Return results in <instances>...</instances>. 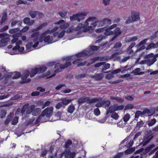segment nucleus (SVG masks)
I'll use <instances>...</instances> for the list:
<instances>
[{
    "mask_svg": "<svg viewBox=\"0 0 158 158\" xmlns=\"http://www.w3.org/2000/svg\"><path fill=\"white\" fill-rule=\"evenodd\" d=\"M58 27H56L51 30L49 29L47 30L41 34L40 35V41L41 43L44 41L45 43H52L53 40V37L52 36H50L49 35H48V34L55 32L58 29Z\"/></svg>",
    "mask_w": 158,
    "mask_h": 158,
    "instance_id": "nucleus-1",
    "label": "nucleus"
},
{
    "mask_svg": "<svg viewBox=\"0 0 158 158\" xmlns=\"http://www.w3.org/2000/svg\"><path fill=\"white\" fill-rule=\"evenodd\" d=\"M39 32L36 31L31 34V37L33 38V42H30L28 44L26 45V48L28 50L30 49L31 47L33 48H36L38 45L39 42H41L40 41V37L39 38Z\"/></svg>",
    "mask_w": 158,
    "mask_h": 158,
    "instance_id": "nucleus-2",
    "label": "nucleus"
},
{
    "mask_svg": "<svg viewBox=\"0 0 158 158\" xmlns=\"http://www.w3.org/2000/svg\"><path fill=\"white\" fill-rule=\"evenodd\" d=\"M96 19V18L94 17H89L85 22L84 24L80 23L77 27L78 30H80L81 29H83V31L85 32L89 31L92 29L91 26H89V23L88 21H94Z\"/></svg>",
    "mask_w": 158,
    "mask_h": 158,
    "instance_id": "nucleus-3",
    "label": "nucleus"
},
{
    "mask_svg": "<svg viewBox=\"0 0 158 158\" xmlns=\"http://www.w3.org/2000/svg\"><path fill=\"white\" fill-rule=\"evenodd\" d=\"M53 109L52 107H48L42 111L41 115L45 120L47 119L48 121L52 115Z\"/></svg>",
    "mask_w": 158,
    "mask_h": 158,
    "instance_id": "nucleus-4",
    "label": "nucleus"
},
{
    "mask_svg": "<svg viewBox=\"0 0 158 158\" xmlns=\"http://www.w3.org/2000/svg\"><path fill=\"white\" fill-rule=\"evenodd\" d=\"M87 15V13L86 12L73 15L72 16L70 17V20L71 21L77 20L78 21H80L81 19H84V16H86Z\"/></svg>",
    "mask_w": 158,
    "mask_h": 158,
    "instance_id": "nucleus-5",
    "label": "nucleus"
},
{
    "mask_svg": "<svg viewBox=\"0 0 158 158\" xmlns=\"http://www.w3.org/2000/svg\"><path fill=\"white\" fill-rule=\"evenodd\" d=\"M8 36V34L5 33L0 34V38H2L0 40V43L2 46H5L7 45L8 42L10 40Z\"/></svg>",
    "mask_w": 158,
    "mask_h": 158,
    "instance_id": "nucleus-6",
    "label": "nucleus"
},
{
    "mask_svg": "<svg viewBox=\"0 0 158 158\" xmlns=\"http://www.w3.org/2000/svg\"><path fill=\"white\" fill-rule=\"evenodd\" d=\"M30 75V71L28 70H26L23 73L21 77L22 81H20L21 84H24L29 82L31 80L30 79H27V77Z\"/></svg>",
    "mask_w": 158,
    "mask_h": 158,
    "instance_id": "nucleus-7",
    "label": "nucleus"
},
{
    "mask_svg": "<svg viewBox=\"0 0 158 158\" xmlns=\"http://www.w3.org/2000/svg\"><path fill=\"white\" fill-rule=\"evenodd\" d=\"M64 155L65 158H74L76 153L74 152H72L70 150H67L62 153L61 155Z\"/></svg>",
    "mask_w": 158,
    "mask_h": 158,
    "instance_id": "nucleus-8",
    "label": "nucleus"
},
{
    "mask_svg": "<svg viewBox=\"0 0 158 158\" xmlns=\"http://www.w3.org/2000/svg\"><path fill=\"white\" fill-rule=\"evenodd\" d=\"M59 27L61 29H65L69 26V24L68 23H65L64 20L63 19L60 20L57 22L54 23L55 24H61Z\"/></svg>",
    "mask_w": 158,
    "mask_h": 158,
    "instance_id": "nucleus-9",
    "label": "nucleus"
},
{
    "mask_svg": "<svg viewBox=\"0 0 158 158\" xmlns=\"http://www.w3.org/2000/svg\"><path fill=\"white\" fill-rule=\"evenodd\" d=\"M82 59L78 58L74 60L72 63L73 64H77V67L82 66L86 64V62L85 61L84 62H82Z\"/></svg>",
    "mask_w": 158,
    "mask_h": 158,
    "instance_id": "nucleus-10",
    "label": "nucleus"
},
{
    "mask_svg": "<svg viewBox=\"0 0 158 158\" xmlns=\"http://www.w3.org/2000/svg\"><path fill=\"white\" fill-rule=\"evenodd\" d=\"M131 18L133 22L139 20L140 19L139 13L132 11L131 12Z\"/></svg>",
    "mask_w": 158,
    "mask_h": 158,
    "instance_id": "nucleus-11",
    "label": "nucleus"
},
{
    "mask_svg": "<svg viewBox=\"0 0 158 158\" xmlns=\"http://www.w3.org/2000/svg\"><path fill=\"white\" fill-rule=\"evenodd\" d=\"M7 76L8 77H11L13 79H16L20 77L21 75L19 72H15L12 73L11 75H8Z\"/></svg>",
    "mask_w": 158,
    "mask_h": 158,
    "instance_id": "nucleus-12",
    "label": "nucleus"
},
{
    "mask_svg": "<svg viewBox=\"0 0 158 158\" xmlns=\"http://www.w3.org/2000/svg\"><path fill=\"white\" fill-rule=\"evenodd\" d=\"M23 22L24 24L29 26H31L35 23V20L33 19L30 21V19L29 18L25 17L24 19Z\"/></svg>",
    "mask_w": 158,
    "mask_h": 158,
    "instance_id": "nucleus-13",
    "label": "nucleus"
},
{
    "mask_svg": "<svg viewBox=\"0 0 158 158\" xmlns=\"http://www.w3.org/2000/svg\"><path fill=\"white\" fill-rule=\"evenodd\" d=\"M43 117L41 114L40 115L36 120L35 122V124H38V125H39L40 122L41 123H44L47 122V119L45 120V118H44Z\"/></svg>",
    "mask_w": 158,
    "mask_h": 158,
    "instance_id": "nucleus-14",
    "label": "nucleus"
},
{
    "mask_svg": "<svg viewBox=\"0 0 158 158\" xmlns=\"http://www.w3.org/2000/svg\"><path fill=\"white\" fill-rule=\"evenodd\" d=\"M21 35L20 33L14 34L12 36L13 39L11 40V43L14 44L16 43L18 39V37H20Z\"/></svg>",
    "mask_w": 158,
    "mask_h": 158,
    "instance_id": "nucleus-15",
    "label": "nucleus"
},
{
    "mask_svg": "<svg viewBox=\"0 0 158 158\" xmlns=\"http://www.w3.org/2000/svg\"><path fill=\"white\" fill-rule=\"evenodd\" d=\"M36 69L38 73H42L45 72L47 69V67L45 66H44L37 68H36Z\"/></svg>",
    "mask_w": 158,
    "mask_h": 158,
    "instance_id": "nucleus-16",
    "label": "nucleus"
},
{
    "mask_svg": "<svg viewBox=\"0 0 158 158\" xmlns=\"http://www.w3.org/2000/svg\"><path fill=\"white\" fill-rule=\"evenodd\" d=\"M104 35H111L113 34V32L111 31L109 27L107 28L106 27H104Z\"/></svg>",
    "mask_w": 158,
    "mask_h": 158,
    "instance_id": "nucleus-17",
    "label": "nucleus"
},
{
    "mask_svg": "<svg viewBox=\"0 0 158 158\" xmlns=\"http://www.w3.org/2000/svg\"><path fill=\"white\" fill-rule=\"evenodd\" d=\"M89 97H82L78 99V103L79 104H81L87 102V101L89 100Z\"/></svg>",
    "mask_w": 158,
    "mask_h": 158,
    "instance_id": "nucleus-18",
    "label": "nucleus"
},
{
    "mask_svg": "<svg viewBox=\"0 0 158 158\" xmlns=\"http://www.w3.org/2000/svg\"><path fill=\"white\" fill-rule=\"evenodd\" d=\"M2 17L1 21H0V25H2L7 20V14L6 12H4L2 14Z\"/></svg>",
    "mask_w": 158,
    "mask_h": 158,
    "instance_id": "nucleus-19",
    "label": "nucleus"
},
{
    "mask_svg": "<svg viewBox=\"0 0 158 158\" xmlns=\"http://www.w3.org/2000/svg\"><path fill=\"white\" fill-rule=\"evenodd\" d=\"M92 77L94 78L96 80L100 81L102 79L103 75L102 73H99L93 76Z\"/></svg>",
    "mask_w": 158,
    "mask_h": 158,
    "instance_id": "nucleus-20",
    "label": "nucleus"
},
{
    "mask_svg": "<svg viewBox=\"0 0 158 158\" xmlns=\"http://www.w3.org/2000/svg\"><path fill=\"white\" fill-rule=\"evenodd\" d=\"M72 64V62L69 61H66L65 64H61V68L62 69H64L65 68H68Z\"/></svg>",
    "mask_w": 158,
    "mask_h": 158,
    "instance_id": "nucleus-21",
    "label": "nucleus"
},
{
    "mask_svg": "<svg viewBox=\"0 0 158 158\" xmlns=\"http://www.w3.org/2000/svg\"><path fill=\"white\" fill-rule=\"evenodd\" d=\"M140 69L139 68H137L135 69L134 70H133L132 73L134 74L135 75H140L143 74V72H140Z\"/></svg>",
    "mask_w": 158,
    "mask_h": 158,
    "instance_id": "nucleus-22",
    "label": "nucleus"
},
{
    "mask_svg": "<svg viewBox=\"0 0 158 158\" xmlns=\"http://www.w3.org/2000/svg\"><path fill=\"white\" fill-rule=\"evenodd\" d=\"M61 103L62 104L67 105L70 103L72 100L71 99H67L66 98H63L61 100Z\"/></svg>",
    "mask_w": 158,
    "mask_h": 158,
    "instance_id": "nucleus-23",
    "label": "nucleus"
},
{
    "mask_svg": "<svg viewBox=\"0 0 158 158\" xmlns=\"http://www.w3.org/2000/svg\"><path fill=\"white\" fill-rule=\"evenodd\" d=\"M35 108V106L34 105H31L29 107H28L26 110V113L27 114H30L32 113L33 109Z\"/></svg>",
    "mask_w": 158,
    "mask_h": 158,
    "instance_id": "nucleus-24",
    "label": "nucleus"
},
{
    "mask_svg": "<svg viewBox=\"0 0 158 158\" xmlns=\"http://www.w3.org/2000/svg\"><path fill=\"white\" fill-rule=\"evenodd\" d=\"M41 111V109L39 108H36L33 109L32 115L33 116H37L39 114Z\"/></svg>",
    "mask_w": 158,
    "mask_h": 158,
    "instance_id": "nucleus-25",
    "label": "nucleus"
},
{
    "mask_svg": "<svg viewBox=\"0 0 158 158\" xmlns=\"http://www.w3.org/2000/svg\"><path fill=\"white\" fill-rule=\"evenodd\" d=\"M75 109L74 106L72 104L69 106L67 110V111L68 113L72 114L73 112Z\"/></svg>",
    "mask_w": 158,
    "mask_h": 158,
    "instance_id": "nucleus-26",
    "label": "nucleus"
},
{
    "mask_svg": "<svg viewBox=\"0 0 158 158\" xmlns=\"http://www.w3.org/2000/svg\"><path fill=\"white\" fill-rule=\"evenodd\" d=\"M96 18V20L97 19V18ZM94 21H88V22L89 23V24H90L91 25L89 26H91L92 29H93L94 27H95L97 25H98V21L97 20L95 21L94 22H93V21H94Z\"/></svg>",
    "mask_w": 158,
    "mask_h": 158,
    "instance_id": "nucleus-27",
    "label": "nucleus"
},
{
    "mask_svg": "<svg viewBox=\"0 0 158 158\" xmlns=\"http://www.w3.org/2000/svg\"><path fill=\"white\" fill-rule=\"evenodd\" d=\"M6 114V110L5 109H1L0 110V118H4Z\"/></svg>",
    "mask_w": 158,
    "mask_h": 158,
    "instance_id": "nucleus-28",
    "label": "nucleus"
},
{
    "mask_svg": "<svg viewBox=\"0 0 158 158\" xmlns=\"http://www.w3.org/2000/svg\"><path fill=\"white\" fill-rule=\"evenodd\" d=\"M103 20L104 24V26H108L111 23V21L110 19L105 18L103 19Z\"/></svg>",
    "mask_w": 158,
    "mask_h": 158,
    "instance_id": "nucleus-29",
    "label": "nucleus"
},
{
    "mask_svg": "<svg viewBox=\"0 0 158 158\" xmlns=\"http://www.w3.org/2000/svg\"><path fill=\"white\" fill-rule=\"evenodd\" d=\"M37 73L38 72L36 68L32 69L31 72H30V77H34Z\"/></svg>",
    "mask_w": 158,
    "mask_h": 158,
    "instance_id": "nucleus-30",
    "label": "nucleus"
},
{
    "mask_svg": "<svg viewBox=\"0 0 158 158\" xmlns=\"http://www.w3.org/2000/svg\"><path fill=\"white\" fill-rule=\"evenodd\" d=\"M19 28L18 27L16 28L10 30L9 31V32L11 34H16L19 33Z\"/></svg>",
    "mask_w": 158,
    "mask_h": 158,
    "instance_id": "nucleus-31",
    "label": "nucleus"
},
{
    "mask_svg": "<svg viewBox=\"0 0 158 158\" xmlns=\"http://www.w3.org/2000/svg\"><path fill=\"white\" fill-rule=\"evenodd\" d=\"M61 65L60 66V67L59 68H58L57 69H56L55 70L54 72V73L52 74L51 75H50V76L48 77V78H52L54 76H55L56 75V73H58L59 72H60L61 71V70L62 69L61 68Z\"/></svg>",
    "mask_w": 158,
    "mask_h": 158,
    "instance_id": "nucleus-32",
    "label": "nucleus"
},
{
    "mask_svg": "<svg viewBox=\"0 0 158 158\" xmlns=\"http://www.w3.org/2000/svg\"><path fill=\"white\" fill-rule=\"evenodd\" d=\"M156 59L155 58H152L151 59H148L146 60L147 63L149 65H151L153 64L156 61Z\"/></svg>",
    "mask_w": 158,
    "mask_h": 158,
    "instance_id": "nucleus-33",
    "label": "nucleus"
},
{
    "mask_svg": "<svg viewBox=\"0 0 158 158\" xmlns=\"http://www.w3.org/2000/svg\"><path fill=\"white\" fill-rule=\"evenodd\" d=\"M113 32V34H114V35H117L118 36L120 35L122 33L120 29L118 27L116 28Z\"/></svg>",
    "mask_w": 158,
    "mask_h": 158,
    "instance_id": "nucleus-34",
    "label": "nucleus"
},
{
    "mask_svg": "<svg viewBox=\"0 0 158 158\" xmlns=\"http://www.w3.org/2000/svg\"><path fill=\"white\" fill-rule=\"evenodd\" d=\"M89 99L87 101L88 103L89 104H91L96 102L99 101V100L97 98H93L91 99H90V98L89 97Z\"/></svg>",
    "mask_w": 158,
    "mask_h": 158,
    "instance_id": "nucleus-35",
    "label": "nucleus"
},
{
    "mask_svg": "<svg viewBox=\"0 0 158 158\" xmlns=\"http://www.w3.org/2000/svg\"><path fill=\"white\" fill-rule=\"evenodd\" d=\"M102 106L105 107H108L110 105V102L109 100H103L102 101Z\"/></svg>",
    "mask_w": 158,
    "mask_h": 158,
    "instance_id": "nucleus-36",
    "label": "nucleus"
},
{
    "mask_svg": "<svg viewBox=\"0 0 158 158\" xmlns=\"http://www.w3.org/2000/svg\"><path fill=\"white\" fill-rule=\"evenodd\" d=\"M37 11H32L30 10L29 12V14L31 17L32 18H35L37 15Z\"/></svg>",
    "mask_w": 158,
    "mask_h": 158,
    "instance_id": "nucleus-37",
    "label": "nucleus"
},
{
    "mask_svg": "<svg viewBox=\"0 0 158 158\" xmlns=\"http://www.w3.org/2000/svg\"><path fill=\"white\" fill-rule=\"evenodd\" d=\"M130 118V115L129 114L127 113L123 118V120L125 123H127Z\"/></svg>",
    "mask_w": 158,
    "mask_h": 158,
    "instance_id": "nucleus-38",
    "label": "nucleus"
},
{
    "mask_svg": "<svg viewBox=\"0 0 158 158\" xmlns=\"http://www.w3.org/2000/svg\"><path fill=\"white\" fill-rule=\"evenodd\" d=\"M110 66V64L109 63H106L103 66L102 69V72H104V71L109 69Z\"/></svg>",
    "mask_w": 158,
    "mask_h": 158,
    "instance_id": "nucleus-39",
    "label": "nucleus"
},
{
    "mask_svg": "<svg viewBox=\"0 0 158 158\" xmlns=\"http://www.w3.org/2000/svg\"><path fill=\"white\" fill-rule=\"evenodd\" d=\"M72 144V141L70 139H69L65 142L64 147L65 148H67Z\"/></svg>",
    "mask_w": 158,
    "mask_h": 158,
    "instance_id": "nucleus-40",
    "label": "nucleus"
},
{
    "mask_svg": "<svg viewBox=\"0 0 158 158\" xmlns=\"http://www.w3.org/2000/svg\"><path fill=\"white\" fill-rule=\"evenodd\" d=\"M111 117L117 120L119 116L117 113L114 112L111 113Z\"/></svg>",
    "mask_w": 158,
    "mask_h": 158,
    "instance_id": "nucleus-41",
    "label": "nucleus"
},
{
    "mask_svg": "<svg viewBox=\"0 0 158 158\" xmlns=\"http://www.w3.org/2000/svg\"><path fill=\"white\" fill-rule=\"evenodd\" d=\"M156 122V120L154 118L148 122V125L149 126L151 127L154 125Z\"/></svg>",
    "mask_w": 158,
    "mask_h": 158,
    "instance_id": "nucleus-42",
    "label": "nucleus"
},
{
    "mask_svg": "<svg viewBox=\"0 0 158 158\" xmlns=\"http://www.w3.org/2000/svg\"><path fill=\"white\" fill-rule=\"evenodd\" d=\"M155 146L154 144H152L150 145L149 146L146 148L145 150L147 152H148L151 151L152 148H154Z\"/></svg>",
    "mask_w": 158,
    "mask_h": 158,
    "instance_id": "nucleus-43",
    "label": "nucleus"
},
{
    "mask_svg": "<svg viewBox=\"0 0 158 158\" xmlns=\"http://www.w3.org/2000/svg\"><path fill=\"white\" fill-rule=\"evenodd\" d=\"M143 115L142 114V112L140 110H137L135 114V118H138L140 115Z\"/></svg>",
    "mask_w": 158,
    "mask_h": 158,
    "instance_id": "nucleus-44",
    "label": "nucleus"
},
{
    "mask_svg": "<svg viewBox=\"0 0 158 158\" xmlns=\"http://www.w3.org/2000/svg\"><path fill=\"white\" fill-rule=\"evenodd\" d=\"M58 14L63 18H64L67 14V12L66 11L59 12Z\"/></svg>",
    "mask_w": 158,
    "mask_h": 158,
    "instance_id": "nucleus-45",
    "label": "nucleus"
},
{
    "mask_svg": "<svg viewBox=\"0 0 158 158\" xmlns=\"http://www.w3.org/2000/svg\"><path fill=\"white\" fill-rule=\"evenodd\" d=\"M114 112L112 106H111L109 107L108 110H107L106 114H107L109 113L111 114Z\"/></svg>",
    "mask_w": 158,
    "mask_h": 158,
    "instance_id": "nucleus-46",
    "label": "nucleus"
},
{
    "mask_svg": "<svg viewBox=\"0 0 158 158\" xmlns=\"http://www.w3.org/2000/svg\"><path fill=\"white\" fill-rule=\"evenodd\" d=\"M118 52H116L113 54L111 56V57L113 58H116L117 59H120V56H118L117 55L118 54Z\"/></svg>",
    "mask_w": 158,
    "mask_h": 158,
    "instance_id": "nucleus-47",
    "label": "nucleus"
},
{
    "mask_svg": "<svg viewBox=\"0 0 158 158\" xmlns=\"http://www.w3.org/2000/svg\"><path fill=\"white\" fill-rule=\"evenodd\" d=\"M28 106V104H25L23 106V108L21 109V113L22 114H24L25 113Z\"/></svg>",
    "mask_w": 158,
    "mask_h": 158,
    "instance_id": "nucleus-48",
    "label": "nucleus"
},
{
    "mask_svg": "<svg viewBox=\"0 0 158 158\" xmlns=\"http://www.w3.org/2000/svg\"><path fill=\"white\" fill-rule=\"evenodd\" d=\"M122 45V44L121 43L117 42L114 44V48H119L121 47Z\"/></svg>",
    "mask_w": 158,
    "mask_h": 158,
    "instance_id": "nucleus-49",
    "label": "nucleus"
},
{
    "mask_svg": "<svg viewBox=\"0 0 158 158\" xmlns=\"http://www.w3.org/2000/svg\"><path fill=\"white\" fill-rule=\"evenodd\" d=\"M86 54L85 52L82 51L80 53L77 54L76 55L77 57H80L82 56H83L84 55Z\"/></svg>",
    "mask_w": 158,
    "mask_h": 158,
    "instance_id": "nucleus-50",
    "label": "nucleus"
},
{
    "mask_svg": "<svg viewBox=\"0 0 158 158\" xmlns=\"http://www.w3.org/2000/svg\"><path fill=\"white\" fill-rule=\"evenodd\" d=\"M19 117L17 116L15 117L12 121V124L15 125L18 123Z\"/></svg>",
    "mask_w": 158,
    "mask_h": 158,
    "instance_id": "nucleus-51",
    "label": "nucleus"
},
{
    "mask_svg": "<svg viewBox=\"0 0 158 158\" xmlns=\"http://www.w3.org/2000/svg\"><path fill=\"white\" fill-rule=\"evenodd\" d=\"M134 105L132 104H127L125 107L126 109H131L133 108Z\"/></svg>",
    "mask_w": 158,
    "mask_h": 158,
    "instance_id": "nucleus-52",
    "label": "nucleus"
},
{
    "mask_svg": "<svg viewBox=\"0 0 158 158\" xmlns=\"http://www.w3.org/2000/svg\"><path fill=\"white\" fill-rule=\"evenodd\" d=\"M99 48L98 46L93 45L90 47V49L93 51H95L98 50Z\"/></svg>",
    "mask_w": 158,
    "mask_h": 158,
    "instance_id": "nucleus-53",
    "label": "nucleus"
},
{
    "mask_svg": "<svg viewBox=\"0 0 158 158\" xmlns=\"http://www.w3.org/2000/svg\"><path fill=\"white\" fill-rule=\"evenodd\" d=\"M94 113L96 116H98L100 114V111L98 108H96L94 109Z\"/></svg>",
    "mask_w": 158,
    "mask_h": 158,
    "instance_id": "nucleus-54",
    "label": "nucleus"
},
{
    "mask_svg": "<svg viewBox=\"0 0 158 158\" xmlns=\"http://www.w3.org/2000/svg\"><path fill=\"white\" fill-rule=\"evenodd\" d=\"M65 32V31H63L61 32L60 33H59L58 32V38H62L64 35V34Z\"/></svg>",
    "mask_w": 158,
    "mask_h": 158,
    "instance_id": "nucleus-55",
    "label": "nucleus"
},
{
    "mask_svg": "<svg viewBox=\"0 0 158 158\" xmlns=\"http://www.w3.org/2000/svg\"><path fill=\"white\" fill-rule=\"evenodd\" d=\"M105 63V62H101L97 63L94 65V67L95 68H98L101 66L104 65Z\"/></svg>",
    "mask_w": 158,
    "mask_h": 158,
    "instance_id": "nucleus-56",
    "label": "nucleus"
},
{
    "mask_svg": "<svg viewBox=\"0 0 158 158\" xmlns=\"http://www.w3.org/2000/svg\"><path fill=\"white\" fill-rule=\"evenodd\" d=\"M143 124L144 123L143 121L141 120V121L137 123L136 124V127L140 128L141 127H142L143 125Z\"/></svg>",
    "mask_w": 158,
    "mask_h": 158,
    "instance_id": "nucleus-57",
    "label": "nucleus"
},
{
    "mask_svg": "<svg viewBox=\"0 0 158 158\" xmlns=\"http://www.w3.org/2000/svg\"><path fill=\"white\" fill-rule=\"evenodd\" d=\"M8 28V26L5 25L0 29V32H3L6 31Z\"/></svg>",
    "mask_w": 158,
    "mask_h": 158,
    "instance_id": "nucleus-58",
    "label": "nucleus"
},
{
    "mask_svg": "<svg viewBox=\"0 0 158 158\" xmlns=\"http://www.w3.org/2000/svg\"><path fill=\"white\" fill-rule=\"evenodd\" d=\"M104 29H105V28H104V27L101 28L97 29L95 30V32L96 33H100L101 32H104Z\"/></svg>",
    "mask_w": 158,
    "mask_h": 158,
    "instance_id": "nucleus-59",
    "label": "nucleus"
},
{
    "mask_svg": "<svg viewBox=\"0 0 158 158\" xmlns=\"http://www.w3.org/2000/svg\"><path fill=\"white\" fill-rule=\"evenodd\" d=\"M98 21V27L101 26L102 27L103 26H104V22L103 21V20Z\"/></svg>",
    "mask_w": 158,
    "mask_h": 158,
    "instance_id": "nucleus-60",
    "label": "nucleus"
},
{
    "mask_svg": "<svg viewBox=\"0 0 158 158\" xmlns=\"http://www.w3.org/2000/svg\"><path fill=\"white\" fill-rule=\"evenodd\" d=\"M142 112V114L144 115L146 114H148L150 112L149 110L148 109L146 108L144 109Z\"/></svg>",
    "mask_w": 158,
    "mask_h": 158,
    "instance_id": "nucleus-61",
    "label": "nucleus"
},
{
    "mask_svg": "<svg viewBox=\"0 0 158 158\" xmlns=\"http://www.w3.org/2000/svg\"><path fill=\"white\" fill-rule=\"evenodd\" d=\"M50 102L49 101H46L43 105L42 109H43L47 106H48L50 104Z\"/></svg>",
    "mask_w": 158,
    "mask_h": 158,
    "instance_id": "nucleus-62",
    "label": "nucleus"
},
{
    "mask_svg": "<svg viewBox=\"0 0 158 158\" xmlns=\"http://www.w3.org/2000/svg\"><path fill=\"white\" fill-rule=\"evenodd\" d=\"M48 151L46 149H45L42 151L41 156L42 157H44L47 154Z\"/></svg>",
    "mask_w": 158,
    "mask_h": 158,
    "instance_id": "nucleus-63",
    "label": "nucleus"
},
{
    "mask_svg": "<svg viewBox=\"0 0 158 158\" xmlns=\"http://www.w3.org/2000/svg\"><path fill=\"white\" fill-rule=\"evenodd\" d=\"M99 58L98 57H96L92 59H90V60H92V61L90 63V64H92L94 63L96 61L98 60H99Z\"/></svg>",
    "mask_w": 158,
    "mask_h": 158,
    "instance_id": "nucleus-64",
    "label": "nucleus"
}]
</instances>
